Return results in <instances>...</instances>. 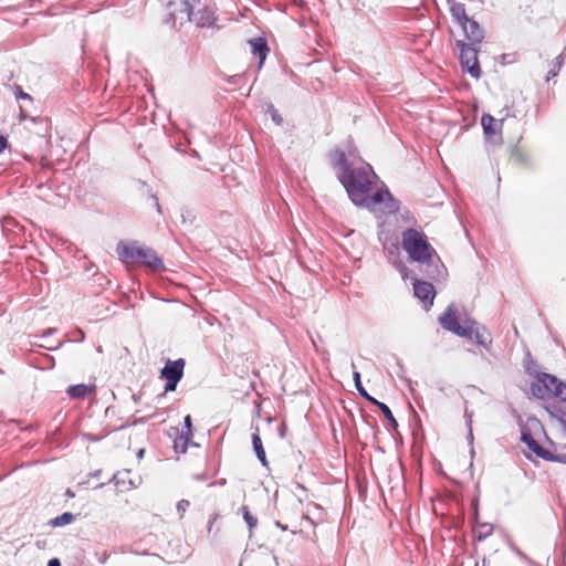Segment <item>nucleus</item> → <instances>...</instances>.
<instances>
[{
    "label": "nucleus",
    "mask_w": 566,
    "mask_h": 566,
    "mask_svg": "<svg viewBox=\"0 0 566 566\" xmlns=\"http://www.w3.org/2000/svg\"><path fill=\"white\" fill-rule=\"evenodd\" d=\"M450 4V12L453 18V20L461 25L462 23H465L469 19L465 7L461 2L455 1H449Z\"/></svg>",
    "instance_id": "obj_17"
},
{
    "label": "nucleus",
    "mask_w": 566,
    "mask_h": 566,
    "mask_svg": "<svg viewBox=\"0 0 566 566\" xmlns=\"http://www.w3.org/2000/svg\"><path fill=\"white\" fill-rule=\"evenodd\" d=\"M557 382V377L542 373L537 376V381L532 384L531 391L534 395V397L545 399L552 396L554 387L556 386Z\"/></svg>",
    "instance_id": "obj_10"
},
{
    "label": "nucleus",
    "mask_w": 566,
    "mask_h": 566,
    "mask_svg": "<svg viewBox=\"0 0 566 566\" xmlns=\"http://www.w3.org/2000/svg\"><path fill=\"white\" fill-rule=\"evenodd\" d=\"M399 271H400V273L402 275V279L405 280L407 277V269H406V266L401 265Z\"/></svg>",
    "instance_id": "obj_35"
},
{
    "label": "nucleus",
    "mask_w": 566,
    "mask_h": 566,
    "mask_svg": "<svg viewBox=\"0 0 566 566\" xmlns=\"http://www.w3.org/2000/svg\"><path fill=\"white\" fill-rule=\"evenodd\" d=\"M375 405L378 406V408L381 410L385 418L390 422V424L396 428L398 426V423H397L391 410L389 409V407L386 403L380 402V401H378V403H375Z\"/></svg>",
    "instance_id": "obj_24"
},
{
    "label": "nucleus",
    "mask_w": 566,
    "mask_h": 566,
    "mask_svg": "<svg viewBox=\"0 0 566 566\" xmlns=\"http://www.w3.org/2000/svg\"><path fill=\"white\" fill-rule=\"evenodd\" d=\"M7 138L4 136H1L0 135V153L4 150V148L7 147Z\"/></svg>",
    "instance_id": "obj_33"
},
{
    "label": "nucleus",
    "mask_w": 566,
    "mask_h": 566,
    "mask_svg": "<svg viewBox=\"0 0 566 566\" xmlns=\"http://www.w3.org/2000/svg\"><path fill=\"white\" fill-rule=\"evenodd\" d=\"M167 7L170 10V15L175 21H177V20L186 21L185 14L181 13V11L184 10L182 0H179V2H177L175 0L169 1Z\"/></svg>",
    "instance_id": "obj_21"
},
{
    "label": "nucleus",
    "mask_w": 566,
    "mask_h": 566,
    "mask_svg": "<svg viewBox=\"0 0 566 566\" xmlns=\"http://www.w3.org/2000/svg\"><path fill=\"white\" fill-rule=\"evenodd\" d=\"M156 207H157V210L160 212V206L157 201H156Z\"/></svg>",
    "instance_id": "obj_41"
},
{
    "label": "nucleus",
    "mask_w": 566,
    "mask_h": 566,
    "mask_svg": "<svg viewBox=\"0 0 566 566\" xmlns=\"http://www.w3.org/2000/svg\"><path fill=\"white\" fill-rule=\"evenodd\" d=\"M401 244L409 259L419 263L428 277L438 279L444 275L446 268L423 232L407 229L402 232Z\"/></svg>",
    "instance_id": "obj_2"
},
{
    "label": "nucleus",
    "mask_w": 566,
    "mask_h": 566,
    "mask_svg": "<svg viewBox=\"0 0 566 566\" xmlns=\"http://www.w3.org/2000/svg\"><path fill=\"white\" fill-rule=\"evenodd\" d=\"M412 284L413 294L423 304V306L428 307L431 305L436 295L433 285L429 282L420 281L418 279H413Z\"/></svg>",
    "instance_id": "obj_13"
},
{
    "label": "nucleus",
    "mask_w": 566,
    "mask_h": 566,
    "mask_svg": "<svg viewBox=\"0 0 566 566\" xmlns=\"http://www.w3.org/2000/svg\"><path fill=\"white\" fill-rule=\"evenodd\" d=\"M457 46L460 49V61L461 65L467 72L474 78H480L481 69L479 65L478 53L479 50L476 45L467 44V42L462 40L457 41Z\"/></svg>",
    "instance_id": "obj_8"
},
{
    "label": "nucleus",
    "mask_w": 566,
    "mask_h": 566,
    "mask_svg": "<svg viewBox=\"0 0 566 566\" xmlns=\"http://www.w3.org/2000/svg\"><path fill=\"white\" fill-rule=\"evenodd\" d=\"M94 390H95L94 385L80 384V385H74V386L69 387L67 394L72 398L78 399V398H84L85 396L92 394Z\"/></svg>",
    "instance_id": "obj_18"
},
{
    "label": "nucleus",
    "mask_w": 566,
    "mask_h": 566,
    "mask_svg": "<svg viewBox=\"0 0 566 566\" xmlns=\"http://www.w3.org/2000/svg\"><path fill=\"white\" fill-rule=\"evenodd\" d=\"M186 361L184 358L176 360L168 359L160 370V378L166 381L165 391H174L177 388L178 382L184 377Z\"/></svg>",
    "instance_id": "obj_9"
},
{
    "label": "nucleus",
    "mask_w": 566,
    "mask_h": 566,
    "mask_svg": "<svg viewBox=\"0 0 566 566\" xmlns=\"http://www.w3.org/2000/svg\"><path fill=\"white\" fill-rule=\"evenodd\" d=\"M333 163L339 167L338 178L356 206L366 207L375 213H395L398 211L399 203L388 189H379L373 196L368 195L374 179L377 178L370 165L365 164L352 168L347 163L345 153L340 150H336L333 155Z\"/></svg>",
    "instance_id": "obj_1"
},
{
    "label": "nucleus",
    "mask_w": 566,
    "mask_h": 566,
    "mask_svg": "<svg viewBox=\"0 0 566 566\" xmlns=\"http://www.w3.org/2000/svg\"><path fill=\"white\" fill-rule=\"evenodd\" d=\"M251 45V52L253 55L258 56L260 59V66L263 64V62L266 59L269 48L266 45L265 40L258 38L249 41Z\"/></svg>",
    "instance_id": "obj_16"
},
{
    "label": "nucleus",
    "mask_w": 566,
    "mask_h": 566,
    "mask_svg": "<svg viewBox=\"0 0 566 566\" xmlns=\"http://www.w3.org/2000/svg\"><path fill=\"white\" fill-rule=\"evenodd\" d=\"M252 446L255 452L256 458L262 463L263 467L268 465V460L265 455V451L261 441V438L258 432L252 434Z\"/></svg>",
    "instance_id": "obj_20"
},
{
    "label": "nucleus",
    "mask_w": 566,
    "mask_h": 566,
    "mask_svg": "<svg viewBox=\"0 0 566 566\" xmlns=\"http://www.w3.org/2000/svg\"><path fill=\"white\" fill-rule=\"evenodd\" d=\"M350 367L353 368V378H354L355 387H356L357 391L359 392V395L363 396L368 401H370L371 403H378V400L375 399L374 397H371L367 392V388L363 387L361 381H360V374L355 369L356 366L353 361L350 364Z\"/></svg>",
    "instance_id": "obj_19"
},
{
    "label": "nucleus",
    "mask_w": 566,
    "mask_h": 566,
    "mask_svg": "<svg viewBox=\"0 0 566 566\" xmlns=\"http://www.w3.org/2000/svg\"><path fill=\"white\" fill-rule=\"evenodd\" d=\"M212 523H213V521H210V525H209V527H208V531H209V532L211 531Z\"/></svg>",
    "instance_id": "obj_39"
},
{
    "label": "nucleus",
    "mask_w": 566,
    "mask_h": 566,
    "mask_svg": "<svg viewBox=\"0 0 566 566\" xmlns=\"http://www.w3.org/2000/svg\"><path fill=\"white\" fill-rule=\"evenodd\" d=\"M143 454H144V450L142 449V450H139V452H138V457H139V458H142V457H143Z\"/></svg>",
    "instance_id": "obj_37"
},
{
    "label": "nucleus",
    "mask_w": 566,
    "mask_h": 566,
    "mask_svg": "<svg viewBox=\"0 0 566 566\" xmlns=\"http://www.w3.org/2000/svg\"><path fill=\"white\" fill-rule=\"evenodd\" d=\"M101 471H96L93 473V476H97L99 474Z\"/></svg>",
    "instance_id": "obj_42"
},
{
    "label": "nucleus",
    "mask_w": 566,
    "mask_h": 566,
    "mask_svg": "<svg viewBox=\"0 0 566 566\" xmlns=\"http://www.w3.org/2000/svg\"><path fill=\"white\" fill-rule=\"evenodd\" d=\"M440 323L443 329L481 346H486L491 342L489 332L478 321H440Z\"/></svg>",
    "instance_id": "obj_4"
},
{
    "label": "nucleus",
    "mask_w": 566,
    "mask_h": 566,
    "mask_svg": "<svg viewBox=\"0 0 566 566\" xmlns=\"http://www.w3.org/2000/svg\"><path fill=\"white\" fill-rule=\"evenodd\" d=\"M481 124L489 142L496 145L502 143L503 119L497 120L490 114H484L481 118Z\"/></svg>",
    "instance_id": "obj_11"
},
{
    "label": "nucleus",
    "mask_w": 566,
    "mask_h": 566,
    "mask_svg": "<svg viewBox=\"0 0 566 566\" xmlns=\"http://www.w3.org/2000/svg\"><path fill=\"white\" fill-rule=\"evenodd\" d=\"M20 112H21V117L24 118V114H23V108L22 107H20Z\"/></svg>",
    "instance_id": "obj_40"
},
{
    "label": "nucleus",
    "mask_w": 566,
    "mask_h": 566,
    "mask_svg": "<svg viewBox=\"0 0 566 566\" xmlns=\"http://www.w3.org/2000/svg\"><path fill=\"white\" fill-rule=\"evenodd\" d=\"M515 156H516V158H517L518 160H522V155H521V154H516Z\"/></svg>",
    "instance_id": "obj_38"
},
{
    "label": "nucleus",
    "mask_w": 566,
    "mask_h": 566,
    "mask_svg": "<svg viewBox=\"0 0 566 566\" xmlns=\"http://www.w3.org/2000/svg\"><path fill=\"white\" fill-rule=\"evenodd\" d=\"M471 311L460 303H451L439 318H469Z\"/></svg>",
    "instance_id": "obj_15"
},
{
    "label": "nucleus",
    "mask_w": 566,
    "mask_h": 566,
    "mask_svg": "<svg viewBox=\"0 0 566 566\" xmlns=\"http://www.w3.org/2000/svg\"><path fill=\"white\" fill-rule=\"evenodd\" d=\"M564 64V55L559 54L552 66V69L548 71L546 80L549 81L551 78L555 77L558 72L560 71L562 66Z\"/></svg>",
    "instance_id": "obj_23"
},
{
    "label": "nucleus",
    "mask_w": 566,
    "mask_h": 566,
    "mask_svg": "<svg viewBox=\"0 0 566 566\" xmlns=\"http://www.w3.org/2000/svg\"><path fill=\"white\" fill-rule=\"evenodd\" d=\"M14 95H15V98H17V99H28V101H32L31 95H29L28 93H24L20 86H17V87H15Z\"/></svg>",
    "instance_id": "obj_30"
},
{
    "label": "nucleus",
    "mask_w": 566,
    "mask_h": 566,
    "mask_svg": "<svg viewBox=\"0 0 566 566\" xmlns=\"http://www.w3.org/2000/svg\"><path fill=\"white\" fill-rule=\"evenodd\" d=\"M521 439L527 446V449L536 454V457L547 461H557L566 464V453L558 451L554 440L549 439L548 441L551 449H545L534 439V437L528 431H523Z\"/></svg>",
    "instance_id": "obj_6"
},
{
    "label": "nucleus",
    "mask_w": 566,
    "mask_h": 566,
    "mask_svg": "<svg viewBox=\"0 0 566 566\" xmlns=\"http://www.w3.org/2000/svg\"><path fill=\"white\" fill-rule=\"evenodd\" d=\"M552 396L566 402V382L558 379Z\"/></svg>",
    "instance_id": "obj_25"
},
{
    "label": "nucleus",
    "mask_w": 566,
    "mask_h": 566,
    "mask_svg": "<svg viewBox=\"0 0 566 566\" xmlns=\"http://www.w3.org/2000/svg\"><path fill=\"white\" fill-rule=\"evenodd\" d=\"M175 305H176V307H178L181 311H188V307L182 303H176Z\"/></svg>",
    "instance_id": "obj_36"
},
{
    "label": "nucleus",
    "mask_w": 566,
    "mask_h": 566,
    "mask_svg": "<svg viewBox=\"0 0 566 566\" xmlns=\"http://www.w3.org/2000/svg\"><path fill=\"white\" fill-rule=\"evenodd\" d=\"M48 566H61V563L57 558H52L49 560Z\"/></svg>",
    "instance_id": "obj_34"
},
{
    "label": "nucleus",
    "mask_w": 566,
    "mask_h": 566,
    "mask_svg": "<svg viewBox=\"0 0 566 566\" xmlns=\"http://www.w3.org/2000/svg\"><path fill=\"white\" fill-rule=\"evenodd\" d=\"M116 252L123 262H142L155 272L165 269L163 260L153 249L140 245L137 242H119Z\"/></svg>",
    "instance_id": "obj_3"
},
{
    "label": "nucleus",
    "mask_w": 566,
    "mask_h": 566,
    "mask_svg": "<svg viewBox=\"0 0 566 566\" xmlns=\"http://www.w3.org/2000/svg\"><path fill=\"white\" fill-rule=\"evenodd\" d=\"M549 421L555 430V439L558 451L566 453V406L549 403L545 407Z\"/></svg>",
    "instance_id": "obj_5"
},
{
    "label": "nucleus",
    "mask_w": 566,
    "mask_h": 566,
    "mask_svg": "<svg viewBox=\"0 0 566 566\" xmlns=\"http://www.w3.org/2000/svg\"><path fill=\"white\" fill-rule=\"evenodd\" d=\"M74 521V515L70 512H65L60 516L51 520L50 524L54 527H61L71 524Z\"/></svg>",
    "instance_id": "obj_22"
},
{
    "label": "nucleus",
    "mask_w": 566,
    "mask_h": 566,
    "mask_svg": "<svg viewBox=\"0 0 566 566\" xmlns=\"http://www.w3.org/2000/svg\"><path fill=\"white\" fill-rule=\"evenodd\" d=\"M189 505H190V503L187 500H181L178 502L177 511L180 514V516H182L185 514V512L188 510Z\"/></svg>",
    "instance_id": "obj_31"
},
{
    "label": "nucleus",
    "mask_w": 566,
    "mask_h": 566,
    "mask_svg": "<svg viewBox=\"0 0 566 566\" xmlns=\"http://www.w3.org/2000/svg\"><path fill=\"white\" fill-rule=\"evenodd\" d=\"M241 511H242L243 518H244L245 523L248 524L250 531H252L256 526V524H258L256 517H254L250 513V511H249V509L247 506H242Z\"/></svg>",
    "instance_id": "obj_26"
},
{
    "label": "nucleus",
    "mask_w": 566,
    "mask_h": 566,
    "mask_svg": "<svg viewBox=\"0 0 566 566\" xmlns=\"http://www.w3.org/2000/svg\"><path fill=\"white\" fill-rule=\"evenodd\" d=\"M493 531V526L491 524H482L480 525L479 527V538H483V537H486L489 536Z\"/></svg>",
    "instance_id": "obj_28"
},
{
    "label": "nucleus",
    "mask_w": 566,
    "mask_h": 566,
    "mask_svg": "<svg viewBox=\"0 0 566 566\" xmlns=\"http://www.w3.org/2000/svg\"><path fill=\"white\" fill-rule=\"evenodd\" d=\"M130 470L119 471L113 476L115 484L120 488V491H129L137 489L142 484V476L135 474L130 476Z\"/></svg>",
    "instance_id": "obj_14"
},
{
    "label": "nucleus",
    "mask_w": 566,
    "mask_h": 566,
    "mask_svg": "<svg viewBox=\"0 0 566 566\" xmlns=\"http://www.w3.org/2000/svg\"><path fill=\"white\" fill-rule=\"evenodd\" d=\"M465 418H467V426L469 427L468 441L470 444H472V442H473V432H472V427H471L472 416L468 412V410H465Z\"/></svg>",
    "instance_id": "obj_29"
},
{
    "label": "nucleus",
    "mask_w": 566,
    "mask_h": 566,
    "mask_svg": "<svg viewBox=\"0 0 566 566\" xmlns=\"http://www.w3.org/2000/svg\"><path fill=\"white\" fill-rule=\"evenodd\" d=\"M268 113L271 115L272 120L276 125H282L283 118H282V116L279 114L277 109L273 105H269L268 106Z\"/></svg>",
    "instance_id": "obj_27"
},
{
    "label": "nucleus",
    "mask_w": 566,
    "mask_h": 566,
    "mask_svg": "<svg viewBox=\"0 0 566 566\" xmlns=\"http://www.w3.org/2000/svg\"><path fill=\"white\" fill-rule=\"evenodd\" d=\"M198 3L197 0H182L184 10L182 14L186 17V21H193L199 27H213L214 25V13L209 8H202L195 12V7Z\"/></svg>",
    "instance_id": "obj_7"
},
{
    "label": "nucleus",
    "mask_w": 566,
    "mask_h": 566,
    "mask_svg": "<svg viewBox=\"0 0 566 566\" xmlns=\"http://www.w3.org/2000/svg\"><path fill=\"white\" fill-rule=\"evenodd\" d=\"M185 427L187 428L188 434L191 436V418H190V416L185 417Z\"/></svg>",
    "instance_id": "obj_32"
},
{
    "label": "nucleus",
    "mask_w": 566,
    "mask_h": 566,
    "mask_svg": "<svg viewBox=\"0 0 566 566\" xmlns=\"http://www.w3.org/2000/svg\"><path fill=\"white\" fill-rule=\"evenodd\" d=\"M461 29L468 41L467 44L479 45L484 39L483 28L473 19L469 18L465 23H462Z\"/></svg>",
    "instance_id": "obj_12"
},
{
    "label": "nucleus",
    "mask_w": 566,
    "mask_h": 566,
    "mask_svg": "<svg viewBox=\"0 0 566 566\" xmlns=\"http://www.w3.org/2000/svg\"><path fill=\"white\" fill-rule=\"evenodd\" d=\"M276 525H277L279 527H282L283 530H285V527H284V526H282V524H280L279 522L276 523Z\"/></svg>",
    "instance_id": "obj_43"
}]
</instances>
